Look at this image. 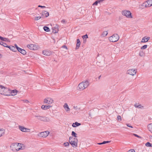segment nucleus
Wrapping results in <instances>:
<instances>
[{
    "label": "nucleus",
    "mask_w": 152,
    "mask_h": 152,
    "mask_svg": "<svg viewBox=\"0 0 152 152\" xmlns=\"http://www.w3.org/2000/svg\"><path fill=\"white\" fill-rule=\"evenodd\" d=\"M10 90L2 85H0V94L5 96L9 95Z\"/></svg>",
    "instance_id": "obj_1"
},
{
    "label": "nucleus",
    "mask_w": 152,
    "mask_h": 152,
    "mask_svg": "<svg viewBox=\"0 0 152 152\" xmlns=\"http://www.w3.org/2000/svg\"><path fill=\"white\" fill-rule=\"evenodd\" d=\"M89 82L88 80L84 81L80 83L78 86L80 90H83L86 88L88 86Z\"/></svg>",
    "instance_id": "obj_2"
},
{
    "label": "nucleus",
    "mask_w": 152,
    "mask_h": 152,
    "mask_svg": "<svg viewBox=\"0 0 152 152\" xmlns=\"http://www.w3.org/2000/svg\"><path fill=\"white\" fill-rule=\"evenodd\" d=\"M23 145V144L19 143H15L12 144V148L15 149V150L17 151H19L20 149L23 150L24 149V148H23L22 145Z\"/></svg>",
    "instance_id": "obj_3"
},
{
    "label": "nucleus",
    "mask_w": 152,
    "mask_h": 152,
    "mask_svg": "<svg viewBox=\"0 0 152 152\" xmlns=\"http://www.w3.org/2000/svg\"><path fill=\"white\" fill-rule=\"evenodd\" d=\"M119 39V37L117 34H114L109 38V41L112 42H117Z\"/></svg>",
    "instance_id": "obj_4"
},
{
    "label": "nucleus",
    "mask_w": 152,
    "mask_h": 152,
    "mask_svg": "<svg viewBox=\"0 0 152 152\" xmlns=\"http://www.w3.org/2000/svg\"><path fill=\"white\" fill-rule=\"evenodd\" d=\"M122 14L128 18H132L131 12L129 10H124L122 11Z\"/></svg>",
    "instance_id": "obj_5"
},
{
    "label": "nucleus",
    "mask_w": 152,
    "mask_h": 152,
    "mask_svg": "<svg viewBox=\"0 0 152 152\" xmlns=\"http://www.w3.org/2000/svg\"><path fill=\"white\" fill-rule=\"evenodd\" d=\"M34 116L37 117L38 120L45 122L48 121L49 120V118L46 117L40 116L38 114H36Z\"/></svg>",
    "instance_id": "obj_6"
},
{
    "label": "nucleus",
    "mask_w": 152,
    "mask_h": 152,
    "mask_svg": "<svg viewBox=\"0 0 152 152\" xmlns=\"http://www.w3.org/2000/svg\"><path fill=\"white\" fill-rule=\"evenodd\" d=\"M49 132L48 131H46L42 132L38 134V136L42 137H47L49 134Z\"/></svg>",
    "instance_id": "obj_7"
},
{
    "label": "nucleus",
    "mask_w": 152,
    "mask_h": 152,
    "mask_svg": "<svg viewBox=\"0 0 152 152\" xmlns=\"http://www.w3.org/2000/svg\"><path fill=\"white\" fill-rule=\"evenodd\" d=\"M77 138H74L72 140L69 142L70 144L73 147H76L77 146Z\"/></svg>",
    "instance_id": "obj_8"
},
{
    "label": "nucleus",
    "mask_w": 152,
    "mask_h": 152,
    "mask_svg": "<svg viewBox=\"0 0 152 152\" xmlns=\"http://www.w3.org/2000/svg\"><path fill=\"white\" fill-rule=\"evenodd\" d=\"M53 102V99L50 97H48L44 99V102L45 103L51 104Z\"/></svg>",
    "instance_id": "obj_9"
},
{
    "label": "nucleus",
    "mask_w": 152,
    "mask_h": 152,
    "mask_svg": "<svg viewBox=\"0 0 152 152\" xmlns=\"http://www.w3.org/2000/svg\"><path fill=\"white\" fill-rule=\"evenodd\" d=\"M19 129L21 131L24 132H30V129L26 128L23 126H18Z\"/></svg>",
    "instance_id": "obj_10"
},
{
    "label": "nucleus",
    "mask_w": 152,
    "mask_h": 152,
    "mask_svg": "<svg viewBox=\"0 0 152 152\" xmlns=\"http://www.w3.org/2000/svg\"><path fill=\"white\" fill-rule=\"evenodd\" d=\"M136 72L137 70L133 69L128 70L127 72V73L133 76L135 75L136 74Z\"/></svg>",
    "instance_id": "obj_11"
},
{
    "label": "nucleus",
    "mask_w": 152,
    "mask_h": 152,
    "mask_svg": "<svg viewBox=\"0 0 152 152\" xmlns=\"http://www.w3.org/2000/svg\"><path fill=\"white\" fill-rule=\"evenodd\" d=\"M27 47L31 50H35L37 49V47L36 45L32 44L28 45H27Z\"/></svg>",
    "instance_id": "obj_12"
},
{
    "label": "nucleus",
    "mask_w": 152,
    "mask_h": 152,
    "mask_svg": "<svg viewBox=\"0 0 152 152\" xmlns=\"http://www.w3.org/2000/svg\"><path fill=\"white\" fill-rule=\"evenodd\" d=\"M18 91L16 90H12V91L10 90V93L9 96H10V94L11 93V95L12 96H14L17 94Z\"/></svg>",
    "instance_id": "obj_13"
},
{
    "label": "nucleus",
    "mask_w": 152,
    "mask_h": 152,
    "mask_svg": "<svg viewBox=\"0 0 152 152\" xmlns=\"http://www.w3.org/2000/svg\"><path fill=\"white\" fill-rule=\"evenodd\" d=\"M17 50L18 52L24 55H25L26 54V52L25 50L22 49L20 48H18V49Z\"/></svg>",
    "instance_id": "obj_14"
},
{
    "label": "nucleus",
    "mask_w": 152,
    "mask_h": 152,
    "mask_svg": "<svg viewBox=\"0 0 152 152\" xmlns=\"http://www.w3.org/2000/svg\"><path fill=\"white\" fill-rule=\"evenodd\" d=\"M42 53L46 56H50L51 54L50 52L47 50H44L42 51Z\"/></svg>",
    "instance_id": "obj_15"
},
{
    "label": "nucleus",
    "mask_w": 152,
    "mask_h": 152,
    "mask_svg": "<svg viewBox=\"0 0 152 152\" xmlns=\"http://www.w3.org/2000/svg\"><path fill=\"white\" fill-rule=\"evenodd\" d=\"M7 48H9L10 50L12 51L16 52L17 51L16 49H15V47L13 46H8V47Z\"/></svg>",
    "instance_id": "obj_16"
},
{
    "label": "nucleus",
    "mask_w": 152,
    "mask_h": 152,
    "mask_svg": "<svg viewBox=\"0 0 152 152\" xmlns=\"http://www.w3.org/2000/svg\"><path fill=\"white\" fill-rule=\"evenodd\" d=\"M51 106L50 105H42L41 106V108L43 110H46L47 109H49Z\"/></svg>",
    "instance_id": "obj_17"
},
{
    "label": "nucleus",
    "mask_w": 152,
    "mask_h": 152,
    "mask_svg": "<svg viewBox=\"0 0 152 152\" xmlns=\"http://www.w3.org/2000/svg\"><path fill=\"white\" fill-rule=\"evenodd\" d=\"M147 3H146V1L143 3V4H142L141 5V7H140V8H141V9H143L145 8V7H148V5L147 4Z\"/></svg>",
    "instance_id": "obj_18"
},
{
    "label": "nucleus",
    "mask_w": 152,
    "mask_h": 152,
    "mask_svg": "<svg viewBox=\"0 0 152 152\" xmlns=\"http://www.w3.org/2000/svg\"><path fill=\"white\" fill-rule=\"evenodd\" d=\"M64 107L66 111H69L70 110V108L67 103H65L64 105Z\"/></svg>",
    "instance_id": "obj_19"
},
{
    "label": "nucleus",
    "mask_w": 152,
    "mask_h": 152,
    "mask_svg": "<svg viewBox=\"0 0 152 152\" xmlns=\"http://www.w3.org/2000/svg\"><path fill=\"white\" fill-rule=\"evenodd\" d=\"M146 3H147V6L149 7L152 6V0H148L146 1Z\"/></svg>",
    "instance_id": "obj_20"
},
{
    "label": "nucleus",
    "mask_w": 152,
    "mask_h": 152,
    "mask_svg": "<svg viewBox=\"0 0 152 152\" xmlns=\"http://www.w3.org/2000/svg\"><path fill=\"white\" fill-rule=\"evenodd\" d=\"M81 125V124L80 123H78L77 122H75L73 123L72 125V126L73 127H75L77 126H80Z\"/></svg>",
    "instance_id": "obj_21"
},
{
    "label": "nucleus",
    "mask_w": 152,
    "mask_h": 152,
    "mask_svg": "<svg viewBox=\"0 0 152 152\" xmlns=\"http://www.w3.org/2000/svg\"><path fill=\"white\" fill-rule=\"evenodd\" d=\"M77 43L76 44V48H78L80 46V40L79 39L77 40Z\"/></svg>",
    "instance_id": "obj_22"
},
{
    "label": "nucleus",
    "mask_w": 152,
    "mask_h": 152,
    "mask_svg": "<svg viewBox=\"0 0 152 152\" xmlns=\"http://www.w3.org/2000/svg\"><path fill=\"white\" fill-rule=\"evenodd\" d=\"M148 128L149 131L152 133V124H150L148 126Z\"/></svg>",
    "instance_id": "obj_23"
},
{
    "label": "nucleus",
    "mask_w": 152,
    "mask_h": 152,
    "mask_svg": "<svg viewBox=\"0 0 152 152\" xmlns=\"http://www.w3.org/2000/svg\"><path fill=\"white\" fill-rule=\"evenodd\" d=\"M138 104L137 103H136L134 105V107L138 108H143V106H142L141 104Z\"/></svg>",
    "instance_id": "obj_24"
},
{
    "label": "nucleus",
    "mask_w": 152,
    "mask_h": 152,
    "mask_svg": "<svg viewBox=\"0 0 152 152\" xmlns=\"http://www.w3.org/2000/svg\"><path fill=\"white\" fill-rule=\"evenodd\" d=\"M1 38L2 39H1V40L2 41H7V42H10V40L8 38L3 37H2Z\"/></svg>",
    "instance_id": "obj_25"
},
{
    "label": "nucleus",
    "mask_w": 152,
    "mask_h": 152,
    "mask_svg": "<svg viewBox=\"0 0 152 152\" xmlns=\"http://www.w3.org/2000/svg\"><path fill=\"white\" fill-rule=\"evenodd\" d=\"M45 15L46 17H47L49 16V13L46 11H44L42 12V15Z\"/></svg>",
    "instance_id": "obj_26"
},
{
    "label": "nucleus",
    "mask_w": 152,
    "mask_h": 152,
    "mask_svg": "<svg viewBox=\"0 0 152 152\" xmlns=\"http://www.w3.org/2000/svg\"><path fill=\"white\" fill-rule=\"evenodd\" d=\"M43 29L45 31L47 32L50 31V29L49 28L46 26H45L43 27Z\"/></svg>",
    "instance_id": "obj_27"
},
{
    "label": "nucleus",
    "mask_w": 152,
    "mask_h": 152,
    "mask_svg": "<svg viewBox=\"0 0 152 152\" xmlns=\"http://www.w3.org/2000/svg\"><path fill=\"white\" fill-rule=\"evenodd\" d=\"M4 131L3 129H0V137L4 134Z\"/></svg>",
    "instance_id": "obj_28"
},
{
    "label": "nucleus",
    "mask_w": 152,
    "mask_h": 152,
    "mask_svg": "<svg viewBox=\"0 0 152 152\" xmlns=\"http://www.w3.org/2000/svg\"><path fill=\"white\" fill-rule=\"evenodd\" d=\"M107 32L106 31H105L103 32V33L102 34V36L103 37H105L107 36Z\"/></svg>",
    "instance_id": "obj_29"
},
{
    "label": "nucleus",
    "mask_w": 152,
    "mask_h": 152,
    "mask_svg": "<svg viewBox=\"0 0 152 152\" xmlns=\"http://www.w3.org/2000/svg\"><path fill=\"white\" fill-rule=\"evenodd\" d=\"M145 145L147 147H151L152 146V144L149 142L146 143Z\"/></svg>",
    "instance_id": "obj_30"
},
{
    "label": "nucleus",
    "mask_w": 152,
    "mask_h": 152,
    "mask_svg": "<svg viewBox=\"0 0 152 152\" xmlns=\"http://www.w3.org/2000/svg\"><path fill=\"white\" fill-rule=\"evenodd\" d=\"M101 1L97 0V1H95L93 4V5H97L98 4L100 3Z\"/></svg>",
    "instance_id": "obj_31"
},
{
    "label": "nucleus",
    "mask_w": 152,
    "mask_h": 152,
    "mask_svg": "<svg viewBox=\"0 0 152 152\" xmlns=\"http://www.w3.org/2000/svg\"><path fill=\"white\" fill-rule=\"evenodd\" d=\"M71 134L72 136H73L75 137H77V136H76L77 134L76 133H75L74 131L72 132Z\"/></svg>",
    "instance_id": "obj_32"
},
{
    "label": "nucleus",
    "mask_w": 152,
    "mask_h": 152,
    "mask_svg": "<svg viewBox=\"0 0 152 152\" xmlns=\"http://www.w3.org/2000/svg\"><path fill=\"white\" fill-rule=\"evenodd\" d=\"M147 42L146 41V39H145V37H144L142 39L141 42Z\"/></svg>",
    "instance_id": "obj_33"
},
{
    "label": "nucleus",
    "mask_w": 152,
    "mask_h": 152,
    "mask_svg": "<svg viewBox=\"0 0 152 152\" xmlns=\"http://www.w3.org/2000/svg\"><path fill=\"white\" fill-rule=\"evenodd\" d=\"M147 45H143V46H142L141 48V49H145L147 48Z\"/></svg>",
    "instance_id": "obj_34"
},
{
    "label": "nucleus",
    "mask_w": 152,
    "mask_h": 152,
    "mask_svg": "<svg viewBox=\"0 0 152 152\" xmlns=\"http://www.w3.org/2000/svg\"><path fill=\"white\" fill-rule=\"evenodd\" d=\"M64 145L65 147H67L69 145V143L68 142H65L64 143Z\"/></svg>",
    "instance_id": "obj_35"
},
{
    "label": "nucleus",
    "mask_w": 152,
    "mask_h": 152,
    "mask_svg": "<svg viewBox=\"0 0 152 152\" xmlns=\"http://www.w3.org/2000/svg\"><path fill=\"white\" fill-rule=\"evenodd\" d=\"M117 120L119 121H121V117L120 115H118L117 116Z\"/></svg>",
    "instance_id": "obj_36"
},
{
    "label": "nucleus",
    "mask_w": 152,
    "mask_h": 152,
    "mask_svg": "<svg viewBox=\"0 0 152 152\" xmlns=\"http://www.w3.org/2000/svg\"><path fill=\"white\" fill-rule=\"evenodd\" d=\"M82 37L83 38V39L85 38H88V35H87V34H86V35L82 36Z\"/></svg>",
    "instance_id": "obj_37"
},
{
    "label": "nucleus",
    "mask_w": 152,
    "mask_h": 152,
    "mask_svg": "<svg viewBox=\"0 0 152 152\" xmlns=\"http://www.w3.org/2000/svg\"><path fill=\"white\" fill-rule=\"evenodd\" d=\"M133 135L135 137H137L138 138H142L141 137L138 136V135H137V134H133Z\"/></svg>",
    "instance_id": "obj_38"
},
{
    "label": "nucleus",
    "mask_w": 152,
    "mask_h": 152,
    "mask_svg": "<svg viewBox=\"0 0 152 152\" xmlns=\"http://www.w3.org/2000/svg\"><path fill=\"white\" fill-rule=\"evenodd\" d=\"M42 18L41 17H36L35 18V20H39L40 18Z\"/></svg>",
    "instance_id": "obj_39"
},
{
    "label": "nucleus",
    "mask_w": 152,
    "mask_h": 152,
    "mask_svg": "<svg viewBox=\"0 0 152 152\" xmlns=\"http://www.w3.org/2000/svg\"><path fill=\"white\" fill-rule=\"evenodd\" d=\"M3 46L5 47L8 48V46L7 45V44L6 43H4V44H3V45H2Z\"/></svg>",
    "instance_id": "obj_40"
},
{
    "label": "nucleus",
    "mask_w": 152,
    "mask_h": 152,
    "mask_svg": "<svg viewBox=\"0 0 152 152\" xmlns=\"http://www.w3.org/2000/svg\"><path fill=\"white\" fill-rule=\"evenodd\" d=\"M22 101L25 103H28L29 102V101L27 100L24 99Z\"/></svg>",
    "instance_id": "obj_41"
},
{
    "label": "nucleus",
    "mask_w": 152,
    "mask_h": 152,
    "mask_svg": "<svg viewBox=\"0 0 152 152\" xmlns=\"http://www.w3.org/2000/svg\"><path fill=\"white\" fill-rule=\"evenodd\" d=\"M73 108L74 109L76 110H79L80 108H78L77 107V106H74L73 107Z\"/></svg>",
    "instance_id": "obj_42"
},
{
    "label": "nucleus",
    "mask_w": 152,
    "mask_h": 152,
    "mask_svg": "<svg viewBox=\"0 0 152 152\" xmlns=\"http://www.w3.org/2000/svg\"><path fill=\"white\" fill-rule=\"evenodd\" d=\"M128 152H135L134 149H131L129 150Z\"/></svg>",
    "instance_id": "obj_43"
},
{
    "label": "nucleus",
    "mask_w": 152,
    "mask_h": 152,
    "mask_svg": "<svg viewBox=\"0 0 152 152\" xmlns=\"http://www.w3.org/2000/svg\"><path fill=\"white\" fill-rule=\"evenodd\" d=\"M110 141H104L103 142V144H105L106 143H107L110 142Z\"/></svg>",
    "instance_id": "obj_44"
},
{
    "label": "nucleus",
    "mask_w": 152,
    "mask_h": 152,
    "mask_svg": "<svg viewBox=\"0 0 152 152\" xmlns=\"http://www.w3.org/2000/svg\"><path fill=\"white\" fill-rule=\"evenodd\" d=\"M15 46V48L16 49V50H18V48H19L18 47L17 45L16 44H15L14 45Z\"/></svg>",
    "instance_id": "obj_45"
},
{
    "label": "nucleus",
    "mask_w": 152,
    "mask_h": 152,
    "mask_svg": "<svg viewBox=\"0 0 152 152\" xmlns=\"http://www.w3.org/2000/svg\"><path fill=\"white\" fill-rule=\"evenodd\" d=\"M72 138H73V137H69V142H71V141L72 140Z\"/></svg>",
    "instance_id": "obj_46"
},
{
    "label": "nucleus",
    "mask_w": 152,
    "mask_h": 152,
    "mask_svg": "<svg viewBox=\"0 0 152 152\" xmlns=\"http://www.w3.org/2000/svg\"><path fill=\"white\" fill-rule=\"evenodd\" d=\"M145 37V39H146V41L147 42H148L150 39V37Z\"/></svg>",
    "instance_id": "obj_47"
},
{
    "label": "nucleus",
    "mask_w": 152,
    "mask_h": 152,
    "mask_svg": "<svg viewBox=\"0 0 152 152\" xmlns=\"http://www.w3.org/2000/svg\"><path fill=\"white\" fill-rule=\"evenodd\" d=\"M139 55L140 56H143V53L142 52H140L139 53Z\"/></svg>",
    "instance_id": "obj_48"
},
{
    "label": "nucleus",
    "mask_w": 152,
    "mask_h": 152,
    "mask_svg": "<svg viewBox=\"0 0 152 152\" xmlns=\"http://www.w3.org/2000/svg\"><path fill=\"white\" fill-rule=\"evenodd\" d=\"M126 125L127 126L129 127H130L131 128H133V127L132 126L130 125L129 124H126Z\"/></svg>",
    "instance_id": "obj_49"
},
{
    "label": "nucleus",
    "mask_w": 152,
    "mask_h": 152,
    "mask_svg": "<svg viewBox=\"0 0 152 152\" xmlns=\"http://www.w3.org/2000/svg\"><path fill=\"white\" fill-rule=\"evenodd\" d=\"M38 7H41L42 8H45V6H42L39 5L38 6Z\"/></svg>",
    "instance_id": "obj_50"
},
{
    "label": "nucleus",
    "mask_w": 152,
    "mask_h": 152,
    "mask_svg": "<svg viewBox=\"0 0 152 152\" xmlns=\"http://www.w3.org/2000/svg\"><path fill=\"white\" fill-rule=\"evenodd\" d=\"M62 47L66 48V49H67V47L66 45L63 46Z\"/></svg>",
    "instance_id": "obj_51"
},
{
    "label": "nucleus",
    "mask_w": 152,
    "mask_h": 152,
    "mask_svg": "<svg viewBox=\"0 0 152 152\" xmlns=\"http://www.w3.org/2000/svg\"><path fill=\"white\" fill-rule=\"evenodd\" d=\"M97 144L98 145H102V144H104L103 143V142H102L97 143Z\"/></svg>",
    "instance_id": "obj_52"
},
{
    "label": "nucleus",
    "mask_w": 152,
    "mask_h": 152,
    "mask_svg": "<svg viewBox=\"0 0 152 152\" xmlns=\"http://www.w3.org/2000/svg\"><path fill=\"white\" fill-rule=\"evenodd\" d=\"M3 44H4V42H3L0 41V44L2 45H3Z\"/></svg>",
    "instance_id": "obj_53"
},
{
    "label": "nucleus",
    "mask_w": 152,
    "mask_h": 152,
    "mask_svg": "<svg viewBox=\"0 0 152 152\" xmlns=\"http://www.w3.org/2000/svg\"><path fill=\"white\" fill-rule=\"evenodd\" d=\"M61 23H64L65 22V20H62L61 21Z\"/></svg>",
    "instance_id": "obj_54"
},
{
    "label": "nucleus",
    "mask_w": 152,
    "mask_h": 152,
    "mask_svg": "<svg viewBox=\"0 0 152 152\" xmlns=\"http://www.w3.org/2000/svg\"><path fill=\"white\" fill-rule=\"evenodd\" d=\"M101 77V75L99 76V77H98V79H100Z\"/></svg>",
    "instance_id": "obj_55"
},
{
    "label": "nucleus",
    "mask_w": 152,
    "mask_h": 152,
    "mask_svg": "<svg viewBox=\"0 0 152 152\" xmlns=\"http://www.w3.org/2000/svg\"><path fill=\"white\" fill-rule=\"evenodd\" d=\"M2 37L1 36H0V39H2V38H1Z\"/></svg>",
    "instance_id": "obj_56"
},
{
    "label": "nucleus",
    "mask_w": 152,
    "mask_h": 152,
    "mask_svg": "<svg viewBox=\"0 0 152 152\" xmlns=\"http://www.w3.org/2000/svg\"><path fill=\"white\" fill-rule=\"evenodd\" d=\"M54 33H56V31L54 32Z\"/></svg>",
    "instance_id": "obj_57"
},
{
    "label": "nucleus",
    "mask_w": 152,
    "mask_h": 152,
    "mask_svg": "<svg viewBox=\"0 0 152 152\" xmlns=\"http://www.w3.org/2000/svg\"><path fill=\"white\" fill-rule=\"evenodd\" d=\"M1 55V54H0V56Z\"/></svg>",
    "instance_id": "obj_58"
}]
</instances>
